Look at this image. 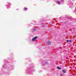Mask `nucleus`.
I'll return each instance as SVG.
<instances>
[{
  "label": "nucleus",
  "instance_id": "obj_1",
  "mask_svg": "<svg viewBox=\"0 0 76 76\" xmlns=\"http://www.w3.org/2000/svg\"><path fill=\"white\" fill-rule=\"evenodd\" d=\"M37 38V37H33L32 39V41H35V39Z\"/></svg>",
  "mask_w": 76,
  "mask_h": 76
},
{
  "label": "nucleus",
  "instance_id": "obj_2",
  "mask_svg": "<svg viewBox=\"0 0 76 76\" xmlns=\"http://www.w3.org/2000/svg\"><path fill=\"white\" fill-rule=\"evenodd\" d=\"M47 43L48 44V45H50V44H51V42H50V41H48V42Z\"/></svg>",
  "mask_w": 76,
  "mask_h": 76
},
{
  "label": "nucleus",
  "instance_id": "obj_3",
  "mask_svg": "<svg viewBox=\"0 0 76 76\" xmlns=\"http://www.w3.org/2000/svg\"><path fill=\"white\" fill-rule=\"evenodd\" d=\"M62 72L63 73H65L66 72V71L64 70H62Z\"/></svg>",
  "mask_w": 76,
  "mask_h": 76
},
{
  "label": "nucleus",
  "instance_id": "obj_4",
  "mask_svg": "<svg viewBox=\"0 0 76 76\" xmlns=\"http://www.w3.org/2000/svg\"><path fill=\"white\" fill-rule=\"evenodd\" d=\"M57 68L58 69H59V70H61V68L59 67V66H57Z\"/></svg>",
  "mask_w": 76,
  "mask_h": 76
},
{
  "label": "nucleus",
  "instance_id": "obj_5",
  "mask_svg": "<svg viewBox=\"0 0 76 76\" xmlns=\"http://www.w3.org/2000/svg\"><path fill=\"white\" fill-rule=\"evenodd\" d=\"M58 3L59 4H60V1H58Z\"/></svg>",
  "mask_w": 76,
  "mask_h": 76
},
{
  "label": "nucleus",
  "instance_id": "obj_6",
  "mask_svg": "<svg viewBox=\"0 0 76 76\" xmlns=\"http://www.w3.org/2000/svg\"><path fill=\"white\" fill-rule=\"evenodd\" d=\"M24 9L25 10H27V9H27L26 8H24Z\"/></svg>",
  "mask_w": 76,
  "mask_h": 76
},
{
  "label": "nucleus",
  "instance_id": "obj_7",
  "mask_svg": "<svg viewBox=\"0 0 76 76\" xmlns=\"http://www.w3.org/2000/svg\"><path fill=\"white\" fill-rule=\"evenodd\" d=\"M66 42H69V40H67Z\"/></svg>",
  "mask_w": 76,
  "mask_h": 76
},
{
  "label": "nucleus",
  "instance_id": "obj_8",
  "mask_svg": "<svg viewBox=\"0 0 76 76\" xmlns=\"http://www.w3.org/2000/svg\"><path fill=\"white\" fill-rule=\"evenodd\" d=\"M60 76H63V75H62V74H60Z\"/></svg>",
  "mask_w": 76,
  "mask_h": 76
},
{
  "label": "nucleus",
  "instance_id": "obj_9",
  "mask_svg": "<svg viewBox=\"0 0 76 76\" xmlns=\"http://www.w3.org/2000/svg\"><path fill=\"white\" fill-rule=\"evenodd\" d=\"M72 41L71 40H70L69 42H71Z\"/></svg>",
  "mask_w": 76,
  "mask_h": 76
},
{
  "label": "nucleus",
  "instance_id": "obj_10",
  "mask_svg": "<svg viewBox=\"0 0 76 76\" xmlns=\"http://www.w3.org/2000/svg\"><path fill=\"white\" fill-rule=\"evenodd\" d=\"M63 0H61V1H63Z\"/></svg>",
  "mask_w": 76,
  "mask_h": 76
}]
</instances>
